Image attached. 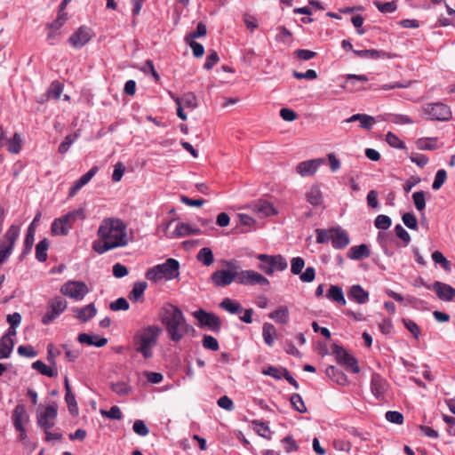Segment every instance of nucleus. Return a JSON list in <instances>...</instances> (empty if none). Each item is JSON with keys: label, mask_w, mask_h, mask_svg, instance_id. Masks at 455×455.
<instances>
[{"label": "nucleus", "mask_w": 455, "mask_h": 455, "mask_svg": "<svg viewBox=\"0 0 455 455\" xmlns=\"http://www.w3.org/2000/svg\"><path fill=\"white\" fill-rule=\"evenodd\" d=\"M100 241H94L92 249L99 254L126 246L129 243L126 224L118 218L104 219L98 229Z\"/></svg>", "instance_id": "obj_1"}, {"label": "nucleus", "mask_w": 455, "mask_h": 455, "mask_svg": "<svg viewBox=\"0 0 455 455\" xmlns=\"http://www.w3.org/2000/svg\"><path fill=\"white\" fill-rule=\"evenodd\" d=\"M160 320L168 338L174 343H179L187 335L195 332V328L188 323L182 310L175 305L164 306L161 309Z\"/></svg>", "instance_id": "obj_2"}, {"label": "nucleus", "mask_w": 455, "mask_h": 455, "mask_svg": "<svg viewBox=\"0 0 455 455\" xmlns=\"http://www.w3.org/2000/svg\"><path fill=\"white\" fill-rule=\"evenodd\" d=\"M161 329L157 325H148L133 336L134 349L145 359L153 356V348L156 346Z\"/></svg>", "instance_id": "obj_3"}, {"label": "nucleus", "mask_w": 455, "mask_h": 455, "mask_svg": "<svg viewBox=\"0 0 455 455\" xmlns=\"http://www.w3.org/2000/svg\"><path fill=\"white\" fill-rule=\"evenodd\" d=\"M84 220V209H76L55 219L51 225V233L54 236L67 235L77 220Z\"/></svg>", "instance_id": "obj_4"}, {"label": "nucleus", "mask_w": 455, "mask_h": 455, "mask_svg": "<svg viewBox=\"0 0 455 455\" xmlns=\"http://www.w3.org/2000/svg\"><path fill=\"white\" fill-rule=\"evenodd\" d=\"M226 265L229 269L216 270L211 275V280L216 287L228 286L234 281L237 283L238 267L233 261H227Z\"/></svg>", "instance_id": "obj_5"}, {"label": "nucleus", "mask_w": 455, "mask_h": 455, "mask_svg": "<svg viewBox=\"0 0 455 455\" xmlns=\"http://www.w3.org/2000/svg\"><path fill=\"white\" fill-rule=\"evenodd\" d=\"M257 259L260 261L258 267L268 275H271L275 269L283 271L288 267L287 261L280 254L275 256L267 254H258Z\"/></svg>", "instance_id": "obj_6"}, {"label": "nucleus", "mask_w": 455, "mask_h": 455, "mask_svg": "<svg viewBox=\"0 0 455 455\" xmlns=\"http://www.w3.org/2000/svg\"><path fill=\"white\" fill-rule=\"evenodd\" d=\"M20 228L12 225L0 240V265L6 262L12 252L16 240L19 237Z\"/></svg>", "instance_id": "obj_7"}, {"label": "nucleus", "mask_w": 455, "mask_h": 455, "mask_svg": "<svg viewBox=\"0 0 455 455\" xmlns=\"http://www.w3.org/2000/svg\"><path fill=\"white\" fill-rule=\"evenodd\" d=\"M422 110L430 120L443 122L450 120L452 116L450 107L442 102L427 103L422 107Z\"/></svg>", "instance_id": "obj_8"}, {"label": "nucleus", "mask_w": 455, "mask_h": 455, "mask_svg": "<svg viewBox=\"0 0 455 455\" xmlns=\"http://www.w3.org/2000/svg\"><path fill=\"white\" fill-rule=\"evenodd\" d=\"M193 316L197 320L198 325L201 328L207 327L214 332H219L221 329V320L214 313L200 308L193 313Z\"/></svg>", "instance_id": "obj_9"}, {"label": "nucleus", "mask_w": 455, "mask_h": 455, "mask_svg": "<svg viewBox=\"0 0 455 455\" xmlns=\"http://www.w3.org/2000/svg\"><path fill=\"white\" fill-rule=\"evenodd\" d=\"M331 349L338 363L344 365L347 371L353 373H358L360 371L357 359L353 355L349 354L343 347L333 344Z\"/></svg>", "instance_id": "obj_10"}, {"label": "nucleus", "mask_w": 455, "mask_h": 455, "mask_svg": "<svg viewBox=\"0 0 455 455\" xmlns=\"http://www.w3.org/2000/svg\"><path fill=\"white\" fill-rule=\"evenodd\" d=\"M60 292L64 296L80 301L89 292V289L84 282L68 281L61 286Z\"/></svg>", "instance_id": "obj_11"}, {"label": "nucleus", "mask_w": 455, "mask_h": 455, "mask_svg": "<svg viewBox=\"0 0 455 455\" xmlns=\"http://www.w3.org/2000/svg\"><path fill=\"white\" fill-rule=\"evenodd\" d=\"M67 308V301L60 297H55L49 301L48 310L42 318L44 325L50 324Z\"/></svg>", "instance_id": "obj_12"}, {"label": "nucleus", "mask_w": 455, "mask_h": 455, "mask_svg": "<svg viewBox=\"0 0 455 455\" xmlns=\"http://www.w3.org/2000/svg\"><path fill=\"white\" fill-rule=\"evenodd\" d=\"M237 283L243 285H256L259 284L262 286L269 285L267 278L263 276L261 274L254 270H242L238 271Z\"/></svg>", "instance_id": "obj_13"}, {"label": "nucleus", "mask_w": 455, "mask_h": 455, "mask_svg": "<svg viewBox=\"0 0 455 455\" xmlns=\"http://www.w3.org/2000/svg\"><path fill=\"white\" fill-rule=\"evenodd\" d=\"M387 381L379 373L374 372L371 378V392L378 399L383 400L388 388Z\"/></svg>", "instance_id": "obj_14"}, {"label": "nucleus", "mask_w": 455, "mask_h": 455, "mask_svg": "<svg viewBox=\"0 0 455 455\" xmlns=\"http://www.w3.org/2000/svg\"><path fill=\"white\" fill-rule=\"evenodd\" d=\"M324 162V158L303 161L297 165L296 171L302 177L312 176Z\"/></svg>", "instance_id": "obj_15"}, {"label": "nucleus", "mask_w": 455, "mask_h": 455, "mask_svg": "<svg viewBox=\"0 0 455 455\" xmlns=\"http://www.w3.org/2000/svg\"><path fill=\"white\" fill-rule=\"evenodd\" d=\"M57 417V408L53 405H48L44 411L37 416V424L44 431L49 430L54 426L53 420Z\"/></svg>", "instance_id": "obj_16"}, {"label": "nucleus", "mask_w": 455, "mask_h": 455, "mask_svg": "<svg viewBox=\"0 0 455 455\" xmlns=\"http://www.w3.org/2000/svg\"><path fill=\"white\" fill-rule=\"evenodd\" d=\"M331 245L336 250L346 248L349 243V235L347 232L340 227L331 228Z\"/></svg>", "instance_id": "obj_17"}, {"label": "nucleus", "mask_w": 455, "mask_h": 455, "mask_svg": "<svg viewBox=\"0 0 455 455\" xmlns=\"http://www.w3.org/2000/svg\"><path fill=\"white\" fill-rule=\"evenodd\" d=\"M432 290L435 291L438 299L443 301H451L455 298V289L445 283L435 281L432 284Z\"/></svg>", "instance_id": "obj_18"}, {"label": "nucleus", "mask_w": 455, "mask_h": 455, "mask_svg": "<svg viewBox=\"0 0 455 455\" xmlns=\"http://www.w3.org/2000/svg\"><path fill=\"white\" fill-rule=\"evenodd\" d=\"M163 277L168 280L176 278L179 275L180 263L175 259H168L164 263L156 265Z\"/></svg>", "instance_id": "obj_19"}, {"label": "nucleus", "mask_w": 455, "mask_h": 455, "mask_svg": "<svg viewBox=\"0 0 455 455\" xmlns=\"http://www.w3.org/2000/svg\"><path fill=\"white\" fill-rule=\"evenodd\" d=\"M92 38V30L84 26L80 27L68 39L69 43L76 48L85 45Z\"/></svg>", "instance_id": "obj_20"}, {"label": "nucleus", "mask_w": 455, "mask_h": 455, "mask_svg": "<svg viewBox=\"0 0 455 455\" xmlns=\"http://www.w3.org/2000/svg\"><path fill=\"white\" fill-rule=\"evenodd\" d=\"M98 172L99 167L94 165L85 174L76 180L69 189L68 196L74 197L84 186L91 181V180L96 175Z\"/></svg>", "instance_id": "obj_21"}, {"label": "nucleus", "mask_w": 455, "mask_h": 455, "mask_svg": "<svg viewBox=\"0 0 455 455\" xmlns=\"http://www.w3.org/2000/svg\"><path fill=\"white\" fill-rule=\"evenodd\" d=\"M355 55L364 59H393L396 54L385 52L383 50L369 49V50H353Z\"/></svg>", "instance_id": "obj_22"}, {"label": "nucleus", "mask_w": 455, "mask_h": 455, "mask_svg": "<svg viewBox=\"0 0 455 455\" xmlns=\"http://www.w3.org/2000/svg\"><path fill=\"white\" fill-rule=\"evenodd\" d=\"M347 298L358 304H365L369 300V292L360 284L352 285L347 291Z\"/></svg>", "instance_id": "obj_23"}, {"label": "nucleus", "mask_w": 455, "mask_h": 455, "mask_svg": "<svg viewBox=\"0 0 455 455\" xmlns=\"http://www.w3.org/2000/svg\"><path fill=\"white\" fill-rule=\"evenodd\" d=\"M73 312L76 319L82 323H85L96 315L97 309L93 303H90L85 307L75 308Z\"/></svg>", "instance_id": "obj_24"}, {"label": "nucleus", "mask_w": 455, "mask_h": 455, "mask_svg": "<svg viewBox=\"0 0 455 455\" xmlns=\"http://www.w3.org/2000/svg\"><path fill=\"white\" fill-rule=\"evenodd\" d=\"M12 423L15 428H21L28 420V415L24 404H17L12 411Z\"/></svg>", "instance_id": "obj_25"}, {"label": "nucleus", "mask_w": 455, "mask_h": 455, "mask_svg": "<svg viewBox=\"0 0 455 455\" xmlns=\"http://www.w3.org/2000/svg\"><path fill=\"white\" fill-rule=\"evenodd\" d=\"M64 387L66 390L65 401L68 404V411L72 415H76L78 413V405L75 395L72 393L68 377L64 379Z\"/></svg>", "instance_id": "obj_26"}, {"label": "nucleus", "mask_w": 455, "mask_h": 455, "mask_svg": "<svg viewBox=\"0 0 455 455\" xmlns=\"http://www.w3.org/2000/svg\"><path fill=\"white\" fill-rule=\"evenodd\" d=\"M173 234L176 237H184L192 235H201L202 230L198 228L193 227L189 223L179 222Z\"/></svg>", "instance_id": "obj_27"}, {"label": "nucleus", "mask_w": 455, "mask_h": 455, "mask_svg": "<svg viewBox=\"0 0 455 455\" xmlns=\"http://www.w3.org/2000/svg\"><path fill=\"white\" fill-rule=\"evenodd\" d=\"M325 297L329 300L336 302L337 304H339L340 306L346 305V299L344 296L343 290L339 285L331 284L330 286L329 290L327 291Z\"/></svg>", "instance_id": "obj_28"}, {"label": "nucleus", "mask_w": 455, "mask_h": 455, "mask_svg": "<svg viewBox=\"0 0 455 455\" xmlns=\"http://www.w3.org/2000/svg\"><path fill=\"white\" fill-rule=\"evenodd\" d=\"M77 339L82 344H87L89 346H94L96 347H101L108 343V339L93 336L87 333H80L77 337Z\"/></svg>", "instance_id": "obj_29"}, {"label": "nucleus", "mask_w": 455, "mask_h": 455, "mask_svg": "<svg viewBox=\"0 0 455 455\" xmlns=\"http://www.w3.org/2000/svg\"><path fill=\"white\" fill-rule=\"evenodd\" d=\"M371 254L369 247L363 243L360 245L352 246L347 252V257L354 260H360L368 258Z\"/></svg>", "instance_id": "obj_30"}, {"label": "nucleus", "mask_w": 455, "mask_h": 455, "mask_svg": "<svg viewBox=\"0 0 455 455\" xmlns=\"http://www.w3.org/2000/svg\"><path fill=\"white\" fill-rule=\"evenodd\" d=\"M253 211L260 217H268L276 213L272 204L265 200H259L253 205Z\"/></svg>", "instance_id": "obj_31"}, {"label": "nucleus", "mask_w": 455, "mask_h": 455, "mask_svg": "<svg viewBox=\"0 0 455 455\" xmlns=\"http://www.w3.org/2000/svg\"><path fill=\"white\" fill-rule=\"evenodd\" d=\"M148 287V283L144 281L134 283L132 291L129 292L128 298L133 302L142 301L143 294Z\"/></svg>", "instance_id": "obj_32"}, {"label": "nucleus", "mask_w": 455, "mask_h": 455, "mask_svg": "<svg viewBox=\"0 0 455 455\" xmlns=\"http://www.w3.org/2000/svg\"><path fill=\"white\" fill-rule=\"evenodd\" d=\"M289 309L285 306H281L277 309L269 313L268 317L277 323L286 324L289 322Z\"/></svg>", "instance_id": "obj_33"}, {"label": "nucleus", "mask_w": 455, "mask_h": 455, "mask_svg": "<svg viewBox=\"0 0 455 455\" xmlns=\"http://www.w3.org/2000/svg\"><path fill=\"white\" fill-rule=\"evenodd\" d=\"M220 307L232 315L241 314L243 311L242 305L230 298L223 299Z\"/></svg>", "instance_id": "obj_34"}, {"label": "nucleus", "mask_w": 455, "mask_h": 455, "mask_svg": "<svg viewBox=\"0 0 455 455\" xmlns=\"http://www.w3.org/2000/svg\"><path fill=\"white\" fill-rule=\"evenodd\" d=\"M14 347V341L8 336L0 338V360L9 358Z\"/></svg>", "instance_id": "obj_35"}, {"label": "nucleus", "mask_w": 455, "mask_h": 455, "mask_svg": "<svg viewBox=\"0 0 455 455\" xmlns=\"http://www.w3.org/2000/svg\"><path fill=\"white\" fill-rule=\"evenodd\" d=\"M307 201L314 205L318 206L323 203V196L318 186H312L306 195Z\"/></svg>", "instance_id": "obj_36"}, {"label": "nucleus", "mask_w": 455, "mask_h": 455, "mask_svg": "<svg viewBox=\"0 0 455 455\" xmlns=\"http://www.w3.org/2000/svg\"><path fill=\"white\" fill-rule=\"evenodd\" d=\"M32 368L38 371L42 375L53 378L58 374L57 369L46 365L41 360H37L32 363Z\"/></svg>", "instance_id": "obj_37"}, {"label": "nucleus", "mask_w": 455, "mask_h": 455, "mask_svg": "<svg viewBox=\"0 0 455 455\" xmlns=\"http://www.w3.org/2000/svg\"><path fill=\"white\" fill-rule=\"evenodd\" d=\"M437 141V138H420L416 140V147L419 150H435L438 148Z\"/></svg>", "instance_id": "obj_38"}, {"label": "nucleus", "mask_w": 455, "mask_h": 455, "mask_svg": "<svg viewBox=\"0 0 455 455\" xmlns=\"http://www.w3.org/2000/svg\"><path fill=\"white\" fill-rule=\"evenodd\" d=\"M48 248H49V241L47 238H44L36 244V258L39 262L46 261Z\"/></svg>", "instance_id": "obj_39"}, {"label": "nucleus", "mask_w": 455, "mask_h": 455, "mask_svg": "<svg viewBox=\"0 0 455 455\" xmlns=\"http://www.w3.org/2000/svg\"><path fill=\"white\" fill-rule=\"evenodd\" d=\"M78 137H79V131L67 135L65 137L64 140L60 144V146L58 148V152L61 155L66 154L69 150L70 147L78 139Z\"/></svg>", "instance_id": "obj_40"}, {"label": "nucleus", "mask_w": 455, "mask_h": 455, "mask_svg": "<svg viewBox=\"0 0 455 455\" xmlns=\"http://www.w3.org/2000/svg\"><path fill=\"white\" fill-rule=\"evenodd\" d=\"M196 259L206 267L211 266L214 261L212 251L209 247L200 249L196 255Z\"/></svg>", "instance_id": "obj_41"}, {"label": "nucleus", "mask_w": 455, "mask_h": 455, "mask_svg": "<svg viewBox=\"0 0 455 455\" xmlns=\"http://www.w3.org/2000/svg\"><path fill=\"white\" fill-rule=\"evenodd\" d=\"M276 335V331L272 323H265L262 329V336L265 343L272 347L274 343V336Z\"/></svg>", "instance_id": "obj_42"}, {"label": "nucleus", "mask_w": 455, "mask_h": 455, "mask_svg": "<svg viewBox=\"0 0 455 455\" xmlns=\"http://www.w3.org/2000/svg\"><path fill=\"white\" fill-rule=\"evenodd\" d=\"M326 374L331 377L339 385H345L347 382V376L334 366H329L326 369Z\"/></svg>", "instance_id": "obj_43"}, {"label": "nucleus", "mask_w": 455, "mask_h": 455, "mask_svg": "<svg viewBox=\"0 0 455 455\" xmlns=\"http://www.w3.org/2000/svg\"><path fill=\"white\" fill-rule=\"evenodd\" d=\"M354 81H358V82L365 83V82L368 81V77L366 76H364V75L349 74V75L347 76L346 82L342 85V88L345 89V90H347V91H352L354 89V87H355Z\"/></svg>", "instance_id": "obj_44"}, {"label": "nucleus", "mask_w": 455, "mask_h": 455, "mask_svg": "<svg viewBox=\"0 0 455 455\" xmlns=\"http://www.w3.org/2000/svg\"><path fill=\"white\" fill-rule=\"evenodd\" d=\"M111 389L118 395L125 396L132 392V387L124 381H118L111 384Z\"/></svg>", "instance_id": "obj_45"}, {"label": "nucleus", "mask_w": 455, "mask_h": 455, "mask_svg": "<svg viewBox=\"0 0 455 455\" xmlns=\"http://www.w3.org/2000/svg\"><path fill=\"white\" fill-rule=\"evenodd\" d=\"M432 259L435 264H440L441 267L447 272H450L451 269L450 261L443 256V254L435 251L432 253Z\"/></svg>", "instance_id": "obj_46"}, {"label": "nucleus", "mask_w": 455, "mask_h": 455, "mask_svg": "<svg viewBox=\"0 0 455 455\" xmlns=\"http://www.w3.org/2000/svg\"><path fill=\"white\" fill-rule=\"evenodd\" d=\"M63 92V85L59 81H53L47 90V96L54 100H59Z\"/></svg>", "instance_id": "obj_47"}, {"label": "nucleus", "mask_w": 455, "mask_h": 455, "mask_svg": "<svg viewBox=\"0 0 455 455\" xmlns=\"http://www.w3.org/2000/svg\"><path fill=\"white\" fill-rule=\"evenodd\" d=\"M291 403L294 410L300 413H305L307 411V407L304 403V401L300 395L299 394H292L290 398Z\"/></svg>", "instance_id": "obj_48"}, {"label": "nucleus", "mask_w": 455, "mask_h": 455, "mask_svg": "<svg viewBox=\"0 0 455 455\" xmlns=\"http://www.w3.org/2000/svg\"><path fill=\"white\" fill-rule=\"evenodd\" d=\"M412 199L416 209L422 212L426 208L425 192L420 190L412 194Z\"/></svg>", "instance_id": "obj_49"}, {"label": "nucleus", "mask_w": 455, "mask_h": 455, "mask_svg": "<svg viewBox=\"0 0 455 455\" xmlns=\"http://www.w3.org/2000/svg\"><path fill=\"white\" fill-rule=\"evenodd\" d=\"M374 5L378 8V10L380 12H383V13L394 12L397 8L396 3L395 1L386 2V3L375 1Z\"/></svg>", "instance_id": "obj_50"}, {"label": "nucleus", "mask_w": 455, "mask_h": 455, "mask_svg": "<svg viewBox=\"0 0 455 455\" xmlns=\"http://www.w3.org/2000/svg\"><path fill=\"white\" fill-rule=\"evenodd\" d=\"M8 151L12 154H18L21 148L20 136L16 132L12 139L7 141Z\"/></svg>", "instance_id": "obj_51"}, {"label": "nucleus", "mask_w": 455, "mask_h": 455, "mask_svg": "<svg viewBox=\"0 0 455 455\" xmlns=\"http://www.w3.org/2000/svg\"><path fill=\"white\" fill-rule=\"evenodd\" d=\"M315 234L317 243H328L330 240L331 241L332 231H331V228H316Z\"/></svg>", "instance_id": "obj_52"}, {"label": "nucleus", "mask_w": 455, "mask_h": 455, "mask_svg": "<svg viewBox=\"0 0 455 455\" xmlns=\"http://www.w3.org/2000/svg\"><path fill=\"white\" fill-rule=\"evenodd\" d=\"M392 224L391 219L384 214L378 215L375 219L374 225L378 229L386 230L390 228Z\"/></svg>", "instance_id": "obj_53"}, {"label": "nucleus", "mask_w": 455, "mask_h": 455, "mask_svg": "<svg viewBox=\"0 0 455 455\" xmlns=\"http://www.w3.org/2000/svg\"><path fill=\"white\" fill-rule=\"evenodd\" d=\"M403 323L404 327L412 334V336L418 339L420 334L419 326L414 321L407 318L403 319Z\"/></svg>", "instance_id": "obj_54"}, {"label": "nucleus", "mask_w": 455, "mask_h": 455, "mask_svg": "<svg viewBox=\"0 0 455 455\" xmlns=\"http://www.w3.org/2000/svg\"><path fill=\"white\" fill-rule=\"evenodd\" d=\"M447 179V172L444 169H440L436 172L435 180L432 184V188L435 190H438L443 185Z\"/></svg>", "instance_id": "obj_55"}, {"label": "nucleus", "mask_w": 455, "mask_h": 455, "mask_svg": "<svg viewBox=\"0 0 455 455\" xmlns=\"http://www.w3.org/2000/svg\"><path fill=\"white\" fill-rule=\"evenodd\" d=\"M202 343L205 349L217 351L220 348L218 340L211 335H204Z\"/></svg>", "instance_id": "obj_56"}, {"label": "nucleus", "mask_w": 455, "mask_h": 455, "mask_svg": "<svg viewBox=\"0 0 455 455\" xmlns=\"http://www.w3.org/2000/svg\"><path fill=\"white\" fill-rule=\"evenodd\" d=\"M403 224L410 229L416 230L418 228V220L411 212H406L402 216Z\"/></svg>", "instance_id": "obj_57"}, {"label": "nucleus", "mask_w": 455, "mask_h": 455, "mask_svg": "<svg viewBox=\"0 0 455 455\" xmlns=\"http://www.w3.org/2000/svg\"><path fill=\"white\" fill-rule=\"evenodd\" d=\"M130 307V305L125 298H118L115 301L111 302L109 305V308L112 311H120L124 310L126 311Z\"/></svg>", "instance_id": "obj_58"}, {"label": "nucleus", "mask_w": 455, "mask_h": 455, "mask_svg": "<svg viewBox=\"0 0 455 455\" xmlns=\"http://www.w3.org/2000/svg\"><path fill=\"white\" fill-rule=\"evenodd\" d=\"M207 33V28L206 25L203 22H199L196 27V30L194 32L189 33L186 36V42H188V40H193L197 37L204 36Z\"/></svg>", "instance_id": "obj_59"}, {"label": "nucleus", "mask_w": 455, "mask_h": 455, "mask_svg": "<svg viewBox=\"0 0 455 455\" xmlns=\"http://www.w3.org/2000/svg\"><path fill=\"white\" fill-rule=\"evenodd\" d=\"M387 144L395 148H404V143L393 132H388L386 135Z\"/></svg>", "instance_id": "obj_60"}, {"label": "nucleus", "mask_w": 455, "mask_h": 455, "mask_svg": "<svg viewBox=\"0 0 455 455\" xmlns=\"http://www.w3.org/2000/svg\"><path fill=\"white\" fill-rule=\"evenodd\" d=\"M132 429L140 436H146L149 433L148 427L146 426L145 422L141 419H137L134 421Z\"/></svg>", "instance_id": "obj_61"}, {"label": "nucleus", "mask_w": 455, "mask_h": 455, "mask_svg": "<svg viewBox=\"0 0 455 455\" xmlns=\"http://www.w3.org/2000/svg\"><path fill=\"white\" fill-rule=\"evenodd\" d=\"M305 266V261L301 257H295L291 261V271L293 275H299Z\"/></svg>", "instance_id": "obj_62"}, {"label": "nucleus", "mask_w": 455, "mask_h": 455, "mask_svg": "<svg viewBox=\"0 0 455 455\" xmlns=\"http://www.w3.org/2000/svg\"><path fill=\"white\" fill-rule=\"evenodd\" d=\"M282 443L283 444L284 451L287 453L296 451L299 449V446L296 441L291 435H287L282 439Z\"/></svg>", "instance_id": "obj_63"}, {"label": "nucleus", "mask_w": 455, "mask_h": 455, "mask_svg": "<svg viewBox=\"0 0 455 455\" xmlns=\"http://www.w3.org/2000/svg\"><path fill=\"white\" fill-rule=\"evenodd\" d=\"M67 20V14L63 12L59 11L58 17L52 23L47 25L48 29H56L60 30V28L63 26L65 21Z\"/></svg>", "instance_id": "obj_64"}]
</instances>
